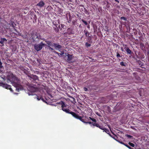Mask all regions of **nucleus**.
Segmentation results:
<instances>
[{"label": "nucleus", "instance_id": "f257e3e1", "mask_svg": "<svg viewBox=\"0 0 149 149\" xmlns=\"http://www.w3.org/2000/svg\"><path fill=\"white\" fill-rule=\"evenodd\" d=\"M6 78L7 82H11L15 88V90L17 92H18L22 89L23 87L22 85L15 82V81H17L18 78L12 73H9L7 75Z\"/></svg>", "mask_w": 149, "mask_h": 149}, {"label": "nucleus", "instance_id": "f03ea898", "mask_svg": "<svg viewBox=\"0 0 149 149\" xmlns=\"http://www.w3.org/2000/svg\"><path fill=\"white\" fill-rule=\"evenodd\" d=\"M59 104L61 105L62 109L63 111L66 113L71 114L75 118L77 116L78 114L71 111L69 109L68 106L67 104H65L64 102L62 101H61Z\"/></svg>", "mask_w": 149, "mask_h": 149}, {"label": "nucleus", "instance_id": "7ed1b4c3", "mask_svg": "<svg viewBox=\"0 0 149 149\" xmlns=\"http://www.w3.org/2000/svg\"><path fill=\"white\" fill-rule=\"evenodd\" d=\"M77 116L76 117V118L79 120L80 121H81L82 122H83L84 123H86V124L89 123V124H92V125H93L95 126L96 127H99L100 125H99V124H98L96 123H95L92 122L91 121H89V122L84 121V120L83 119L81 116H79L78 114L77 115Z\"/></svg>", "mask_w": 149, "mask_h": 149}, {"label": "nucleus", "instance_id": "20e7f679", "mask_svg": "<svg viewBox=\"0 0 149 149\" xmlns=\"http://www.w3.org/2000/svg\"><path fill=\"white\" fill-rule=\"evenodd\" d=\"M45 45V44L41 42L39 44L35 45L34 47L35 50L37 51H39L41 50Z\"/></svg>", "mask_w": 149, "mask_h": 149}, {"label": "nucleus", "instance_id": "39448f33", "mask_svg": "<svg viewBox=\"0 0 149 149\" xmlns=\"http://www.w3.org/2000/svg\"><path fill=\"white\" fill-rule=\"evenodd\" d=\"M0 86H2L7 89H9L11 91H13L11 87V86L10 85H8L6 84H5L2 82H0Z\"/></svg>", "mask_w": 149, "mask_h": 149}, {"label": "nucleus", "instance_id": "423d86ee", "mask_svg": "<svg viewBox=\"0 0 149 149\" xmlns=\"http://www.w3.org/2000/svg\"><path fill=\"white\" fill-rule=\"evenodd\" d=\"M65 56H68V58H67V61L68 62L70 63H73L74 62V61H72V60L73 59V57H74L73 56L72 54H70L68 53H65Z\"/></svg>", "mask_w": 149, "mask_h": 149}, {"label": "nucleus", "instance_id": "0eeeda50", "mask_svg": "<svg viewBox=\"0 0 149 149\" xmlns=\"http://www.w3.org/2000/svg\"><path fill=\"white\" fill-rule=\"evenodd\" d=\"M38 89L37 88H36L33 86H31L28 89L29 91L31 92L30 95H33V93L38 91Z\"/></svg>", "mask_w": 149, "mask_h": 149}, {"label": "nucleus", "instance_id": "6e6552de", "mask_svg": "<svg viewBox=\"0 0 149 149\" xmlns=\"http://www.w3.org/2000/svg\"><path fill=\"white\" fill-rule=\"evenodd\" d=\"M31 36L33 41H35L36 39L38 38V34L37 32H32L31 33Z\"/></svg>", "mask_w": 149, "mask_h": 149}, {"label": "nucleus", "instance_id": "1a4fd4ad", "mask_svg": "<svg viewBox=\"0 0 149 149\" xmlns=\"http://www.w3.org/2000/svg\"><path fill=\"white\" fill-rule=\"evenodd\" d=\"M98 128L101 129V130H104L103 132L104 131L107 134H109V130L107 129L104 128V127L102 126V125H99Z\"/></svg>", "mask_w": 149, "mask_h": 149}, {"label": "nucleus", "instance_id": "9d476101", "mask_svg": "<svg viewBox=\"0 0 149 149\" xmlns=\"http://www.w3.org/2000/svg\"><path fill=\"white\" fill-rule=\"evenodd\" d=\"M54 47L56 49H58L60 51V49L62 48V46L60 45L59 43H54Z\"/></svg>", "mask_w": 149, "mask_h": 149}, {"label": "nucleus", "instance_id": "9b49d317", "mask_svg": "<svg viewBox=\"0 0 149 149\" xmlns=\"http://www.w3.org/2000/svg\"><path fill=\"white\" fill-rule=\"evenodd\" d=\"M135 54L137 58H139L140 57L142 58L143 56L142 53L139 51L137 52V54L136 52H135Z\"/></svg>", "mask_w": 149, "mask_h": 149}, {"label": "nucleus", "instance_id": "f8f14e48", "mask_svg": "<svg viewBox=\"0 0 149 149\" xmlns=\"http://www.w3.org/2000/svg\"><path fill=\"white\" fill-rule=\"evenodd\" d=\"M135 79L138 81L140 80V78L138 75V74L136 72H134L133 73Z\"/></svg>", "mask_w": 149, "mask_h": 149}, {"label": "nucleus", "instance_id": "ddd939ff", "mask_svg": "<svg viewBox=\"0 0 149 149\" xmlns=\"http://www.w3.org/2000/svg\"><path fill=\"white\" fill-rule=\"evenodd\" d=\"M45 4V3L42 1H41L37 4V6L41 8L44 6Z\"/></svg>", "mask_w": 149, "mask_h": 149}, {"label": "nucleus", "instance_id": "4468645a", "mask_svg": "<svg viewBox=\"0 0 149 149\" xmlns=\"http://www.w3.org/2000/svg\"><path fill=\"white\" fill-rule=\"evenodd\" d=\"M68 96L71 99V100H70V101L72 103H73V104H75L76 103L75 99L74 97H73L72 96L69 95H68Z\"/></svg>", "mask_w": 149, "mask_h": 149}, {"label": "nucleus", "instance_id": "2eb2a0df", "mask_svg": "<svg viewBox=\"0 0 149 149\" xmlns=\"http://www.w3.org/2000/svg\"><path fill=\"white\" fill-rule=\"evenodd\" d=\"M140 48L143 50L144 51L145 49V47L144 44L142 42H141L140 44Z\"/></svg>", "mask_w": 149, "mask_h": 149}, {"label": "nucleus", "instance_id": "dca6fc26", "mask_svg": "<svg viewBox=\"0 0 149 149\" xmlns=\"http://www.w3.org/2000/svg\"><path fill=\"white\" fill-rule=\"evenodd\" d=\"M124 49L126 50L127 54H131L132 52L128 47H125L124 48Z\"/></svg>", "mask_w": 149, "mask_h": 149}, {"label": "nucleus", "instance_id": "f3484780", "mask_svg": "<svg viewBox=\"0 0 149 149\" xmlns=\"http://www.w3.org/2000/svg\"><path fill=\"white\" fill-rule=\"evenodd\" d=\"M7 41V40L5 38H2L1 39L0 44H3V45L4 42H6Z\"/></svg>", "mask_w": 149, "mask_h": 149}, {"label": "nucleus", "instance_id": "a211bd4d", "mask_svg": "<svg viewBox=\"0 0 149 149\" xmlns=\"http://www.w3.org/2000/svg\"><path fill=\"white\" fill-rule=\"evenodd\" d=\"M54 53L57 54L58 56H60V55L61 56H62L64 54V52L63 51H61V53H59L56 51L54 52Z\"/></svg>", "mask_w": 149, "mask_h": 149}, {"label": "nucleus", "instance_id": "6ab92c4d", "mask_svg": "<svg viewBox=\"0 0 149 149\" xmlns=\"http://www.w3.org/2000/svg\"><path fill=\"white\" fill-rule=\"evenodd\" d=\"M137 63L141 67L143 66V63L140 60L137 61Z\"/></svg>", "mask_w": 149, "mask_h": 149}, {"label": "nucleus", "instance_id": "aec40b11", "mask_svg": "<svg viewBox=\"0 0 149 149\" xmlns=\"http://www.w3.org/2000/svg\"><path fill=\"white\" fill-rule=\"evenodd\" d=\"M109 135L112 138H113V139H114L115 140H116L117 141H118V140H117V139L118 138L117 136L115 134H114L115 135V136L113 137L112 136V135L111 134H109Z\"/></svg>", "mask_w": 149, "mask_h": 149}, {"label": "nucleus", "instance_id": "412c9836", "mask_svg": "<svg viewBox=\"0 0 149 149\" xmlns=\"http://www.w3.org/2000/svg\"><path fill=\"white\" fill-rule=\"evenodd\" d=\"M32 78L35 80H36L38 79V77L36 75H32Z\"/></svg>", "mask_w": 149, "mask_h": 149}, {"label": "nucleus", "instance_id": "4be33fe9", "mask_svg": "<svg viewBox=\"0 0 149 149\" xmlns=\"http://www.w3.org/2000/svg\"><path fill=\"white\" fill-rule=\"evenodd\" d=\"M84 32L85 34L86 37L89 36V33H88V31L84 30Z\"/></svg>", "mask_w": 149, "mask_h": 149}, {"label": "nucleus", "instance_id": "5701e85b", "mask_svg": "<svg viewBox=\"0 0 149 149\" xmlns=\"http://www.w3.org/2000/svg\"><path fill=\"white\" fill-rule=\"evenodd\" d=\"M125 64L126 63L123 62H121L120 63V65L122 66H126Z\"/></svg>", "mask_w": 149, "mask_h": 149}, {"label": "nucleus", "instance_id": "b1692460", "mask_svg": "<svg viewBox=\"0 0 149 149\" xmlns=\"http://www.w3.org/2000/svg\"><path fill=\"white\" fill-rule=\"evenodd\" d=\"M89 118L90 120H92L94 122L93 123H96V120L95 119H94V118H92L90 117H89Z\"/></svg>", "mask_w": 149, "mask_h": 149}, {"label": "nucleus", "instance_id": "393cba45", "mask_svg": "<svg viewBox=\"0 0 149 149\" xmlns=\"http://www.w3.org/2000/svg\"><path fill=\"white\" fill-rule=\"evenodd\" d=\"M11 25L13 28H15L16 26V24L15 23L13 22H11Z\"/></svg>", "mask_w": 149, "mask_h": 149}, {"label": "nucleus", "instance_id": "a878e982", "mask_svg": "<svg viewBox=\"0 0 149 149\" xmlns=\"http://www.w3.org/2000/svg\"><path fill=\"white\" fill-rule=\"evenodd\" d=\"M107 5H106V7L107 8H110L111 4L109 2H107Z\"/></svg>", "mask_w": 149, "mask_h": 149}, {"label": "nucleus", "instance_id": "bb28decb", "mask_svg": "<svg viewBox=\"0 0 149 149\" xmlns=\"http://www.w3.org/2000/svg\"><path fill=\"white\" fill-rule=\"evenodd\" d=\"M91 44L88 43L87 42L85 43V46L86 47H90L91 46Z\"/></svg>", "mask_w": 149, "mask_h": 149}, {"label": "nucleus", "instance_id": "cd10ccee", "mask_svg": "<svg viewBox=\"0 0 149 149\" xmlns=\"http://www.w3.org/2000/svg\"><path fill=\"white\" fill-rule=\"evenodd\" d=\"M120 19L121 20H123L124 21H126L127 20V18L126 17H120Z\"/></svg>", "mask_w": 149, "mask_h": 149}, {"label": "nucleus", "instance_id": "c85d7f7f", "mask_svg": "<svg viewBox=\"0 0 149 149\" xmlns=\"http://www.w3.org/2000/svg\"><path fill=\"white\" fill-rule=\"evenodd\" d=\"M128 144L131 146L132 147H134L135 146V145L133 143H132L130 142H129L128 143Z\"/></svg>", "mask_w": 149, "mask_h": 149}, {"label": "nucleus", "instance_id": "c756f323", "mask_svg": "<svg viewBox=\"0 0 149 149\" xmlns=\"http://www.w3.org/2000/svg\"><path fill=\"white\" fill-rule=\"evenodd\" d=\"M45 42H46V43L48 45V46H49L51 43H52V42L50 41H47L46 40L45 41Z\"/></svg>", "mask_w": 149, "mask_h": 149}, {"label": "nucleus", "instance_id": "7c9ffc66", "mask_svg": "<svg viewBox=\"0 0 149 149\" xmlns=\"http://www.w3.org/2000/svg\"><path fill=\"white\" fill-rule=\"evenodd\" d=\"M81 21L85 25H87L88 24L87 22L86 21H85L84 19H81Z\"/></svg>", "mask_w": 149, "mask_h": 149}, {"label": "nucleus", "instance_id": "2f4dec72", "mask_svg": "<svg viewBox=\"0 0 149 149\" xmlns=\"http://www.w3.org/2000/svg\"><path fill=\"white\" fill-rule=\"evenodd\" d=\"M41 36H40V35H39L38 38V39H41L42 40H43L44 41H45H45L46 40L44 38H41Z\"/></svg>", "mask_w": 149, "mask_h": 149}, {"label": "nucleus", "instance_id": "473e14b6", "mask_svg": "<svg viewBox=\"0 0 149 149\" xmlns=\"http://www.w3.org/2000/svg\"><path fill=\"white\" fill-rule=\"evenodd\" d=\"M37 99L38 100H41V95H40L39 96H38V95H37Z\"/></svg>", "mask_w": 149, "mask_h": 149}, {"label": "nucleus", "instance_id": "72a5a7b5", "mask_svg": "<svg viewBox=\"0 0 149 149\" xmlns=\"http://www.w3.org/2000/svg\"><path fill=\"white\" fill-rule=\"evenodd\" d=\"M126 136L128 138H131L133 137V136H132L129 134H127L126 135Z\"/></svg>", "mask_w": 149, "mask_h": 149}, {"label": "nucleus", "instance_id": "f704fd0d", "mask_svg": "<svg viewBox=\"0 0 149 149\" xmlns=\"http://www.w3.org/2000/svg\"><path fill=\"white\" fill-rule=\"evenodd\" d=\"M116 56L117 57H121V56L118 53V52L116 53Z\"/></svg>", "mask_w": 149, "mask_h": 149}, {"label": "nucleus", "instance_id": "c9c22d12", "mask_svg": "<svg viewBox=\"0 0 149 149\" xmlns=\"http://www.w3.org/2000/svg\"><path fill=\"white\" fill-rule=\"evenodd\" d=\"M49 49L51 50V51H53L54 50V49L51 47H49Z\"/></svg>", "mask_w": 149, "mask_h": 149}, {"label": "nucleus", "instance_id": "e433bc0d", "mask_svg": "<svg viewBox=\"0 0 149 149\" xmlns=\"http://www.w3.org/2000/svg\"><path fill=\"white\" fill-rule=\"evenodd\" d=\"M68 31H71V33H72V29L71 28H69L68 29Z\"/></svg>", "mask_w": 149, "mask_h": 149}, {"label": "nucleus", "instance_id": "4c0bfd02", "mask_svg": "<svg viewBox=\"0 0 149 149\" xmlns=\"http://www.w3.org/2000/svg\"><path fill=\"white\" fill-rule=\"evenodd\" d=\"M54 46V43H52V42L51 43V44H50V45L48 46V47H50V46H52V47H53V46Z\"/></svg>", "mask_w": 149, "mask_h": 149}, {"label": "nucleus", "instance_id": "58836bf2", "mask_svg": "<svg viewBox=\"0 0 149 149\" xmlns=\"http://www.w3.org/2000/svg\"><path fill=\"white\" fill-rule=\"evenodd\" d=\"M118 142L121 144H122L123 145H125V143H123V142L122 141H120L119 140H118Z\"/></svg>", "mask_w": 149, "mask_h": 149}, {"label": "nucleus", "instance_id": "ea45409f", "mask_svg": "<svg viewBox=\"0 0 149 149\" xmlns=\"http://www.w3.org/2000/svg\"><path fill=\"white\" fill-rule=\"evenodd\" d=\"M118 142L121 144H122L123 145H125V143H123V142L122 141H120L119 140H118Z\"/></svg>", "mask_w": 149, "mask_h": 149}, {"label": "nucleus", "instance_id": "a19ab883", "mask_svg": "<svg viewBox=\"0 0 149 149\" xmlns=\"http://www.w3.org/2000/svg\"><path fill=\"white\" fill-rule=\"evenodd\" d=\"M84 89L85 91H87L88 90V88L86 87H84Z\"/></svg>", "mask_w": 149, "mask_h": 149}, {"label": "nucleus", "instance_id": "79ce46f5", "mask_svg": "<svg viewBox=\"0 0 149 149\" xmlns=\"http://www.w3.org/2000/svg\"><path fill=\"white\" fill-rule=\"evenodd\" d=\"M41 100L43 102H45V101L44 100V99L42 98V96H41Z\"/></svg>", "mask_w": 149, "mask_h": 149}, {"label": "nucleus", "instance_id": "37998d69", "mask_svg": "<svg viewBox=\"0 0 149 149\" xmlns=\"http://www.w3.org/2000/svg\"><path fill=\"white\" fill-rule=\"evenodd\" d=\"M49 96H50V97L51 98H53V96H52L51 94H49Z\"/></svg>", "mask_w": 149, "mask_h": 149}, {"label": "nucleus", "instance_id": "c03bdc74", "mask_svg": "<svg viewBox=\"0 0 149 149\" xmlns=\"http://www.w3.org/2000/svg\"><path fill=\"white\" fill-rule=\"evenodd\" d=\"M127 148H128L130 149H132V148H131L130 146H129V145L128 146H127Z\"/></svg>", "mask_w": 149, "mask_h": 149}, {"label": "nucleus", "instance_id": "a18cd8bd", "mask_svg": "<svg viewBox=\"0 0 149 149\" xmlns=\"http://www.w3.org/2000/svg\"><path fill=\"white\" fill-rule=\"evenodd\" d=\"M107 2H108V1H104L103 2V3H104V4H107Z\"/></svg>", "mask_w": 149, "mask_h": 149}, {"label": "nucleus", "instance_id": "49530a36", "mask_svg": "<svg viewBox=\"0 0 149 149\" xmlns=\"http://www.w3.org/2000/svg\"><path fill=\"white\" fill-rule=\"evenodd\" d=\"M115 1L117 2L118 3H119V1L118 0H115Z\"/></svg>", "mask_w": 149, "mask_h": 149}, {"label": "nucleus", "instance_id": "de8ad7c7", "mask_svg": "<svg viewBox=\"0 0 149 149\" xmlns=\"http://www.w3.org/2000/svg\"><path fill=\"white\" fill-rule=\"evenodd\" d=\"M125 145V146L126 147H127V146H128V145H127V144H125V145Z\"/></svg>", "mask_w": 149, "mask_h": 149}, {"label": "nucleus", "instance_id": "09e8293b", "mask_svg": "<svg viewBox=\"0 0 149 149\" xmlns=\"http://www.w3.org/2000/svg\"><path fill=\"white\" fill-rule=\"evenodd\" d=\"M123 46L124 47H126V46H127V45H124V44H123Z\"/></svg>", "mask_w": 149, "mask_h": 149}, {"label": "nucleus", "instance_id": "8fccbe9b", "mask_svg": "<svg viewBox=\"0 0 149 149\" xmlns=\"http://www.w3.org/2000/svg\"><path fill=\"white\" fill-rule=\"evenodd\" d=\"M96 114H97V115H98V116H101L98 113H96Z\"/></svg>", "mask_w": 149, "mask_h": 149}, {"label": "nucleus", "instance_id": "3c124183", "mask_svg": "<svg viewBox=\"0 0 149 149\" xmlns=\"http://www.w3.org/2000/svg\"><path fill=\"white\" fill-rule=\"evenodd\" d=\"M121 49L122 51H123V47L121 48Z\"/></svg>", "mask_w": 149, "mask_h": 149}, {"label": "nucleus", "instance_id": "603ef678", "mask_svg": "<svg viewBox=\"0 0 149 149\" xmlns=\"http://www.w3.org/2000/svg\"><path fill=\"white\" fill-rule=\"evenodd\" d=\"M147 54L149 55V50L148 51Z\"/></svg>", "mask_w": 149, "mask_h": 149}, {"label": "nucleus", "instance_id": "864d4df0", "mask_svg": "<svg viewBox=\"0 0 149 149\" xmlns=\"http://www.w3.org/2000/svg\"><path fill=\"white\" fill-rule=\"evenodd\" d=\"M88 28H90V26L89 25H88V26H87Z\"/></svg>", "mask_w": 149, "mask_h": 149}, {"label": "nucleus", "instance_id": "5fc2aeb1", "mask_svg": "<svg viewBox=\"0 0 149 149\" xmlns=\"http://www.w3.org/2000/svg\"><path fill=\"white\" fill-rule=\"evenodd\" d=\"M61 27H62V28H63L64 27V26H63V24H62L61 25Z\"/></svg>", "mask_w": 149, "mask_h": 149}, {"label": "nucleus", "instance_id": "6e6d98bb", "mask_svg": "<svg viewBox=\"0 0 149 149\" xmlns=\"http://www.w3.org/2000/svg\"><path fill=\"white\" fill-rule=\"evenodd\" d=\"M2 65H1V66L0 65V69H1V68H2Z\"/></svg>", "mask_w": 149, "mask_h": 149}, {"label": "nucleus", "instance_id": "4d7b16f0", "mask_svg": "<svg viewBox=\"0 0 149 149\" xmlns=\"http://www.w3.org/2000/svg\"><path fill=\"white\" fill-rule=\"evenodd\" d=\"M37 61H38V59H37Z\"/></svg>", "mask_w": 149, "mask_h": 149}, {"label": "nucleus", "instance_id": "13d9d810", "mask_svg": "<svg viewBox=\"0 0 149 149\" xmlns=\"http://www.w3.org/2000/svg\"><path fill=\"white\" fill-rule=\"evenodd\" d=\"M85 11H86V12H87V10H86Z\"/></svg>", "mask_w": 149, "mask_h": 149}, {"label": "nucleus", "instance_id": "bf43d9fd", "mask_svg": "<svg viewBox=\"0 0 149 149\" xmlns=\"http://www.w3.org/2000/svg\"><path fill=\"white\" fill-rule=\"evenodd\" d=\"M71 89H72V88L71 87Z\"/></svg>", "mask_w": 149, "mask_h": 149}]
</instances>
